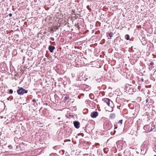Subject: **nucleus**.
<instances>
[{"label": "nucleus", "instance_id": "7c9ffc66", "mask_svg": "<svg viewBox=\"0 0 156 156\" xmlns=\"http://www.w3.org/2000/svg\"><path fill=\"white\" fill-rule=\"evenodd\" d=\"M11 147V145H10V146H8V147H9V148H10L9 147Z\"/></svg>", "mask_w": 156, "mask_h": 156}, {"label": "nucleus", "instance_id": "473e14b6", "mask_svg": "<svg viewBox=\"0 0 156 156\" xmlns=\"http://www.w3.org/2000/svg\"><path fill=\"white\" fill-rule=\"evenodd\" d=\"M115 132H116V131L115 130L114 131V133H115Z\"/></svg>", "mask_w": 156, "mask_h": 156}, {"label": "nucleus", "instance_id": "f257e3e1", "mask_svg": "<svg viewBox=\"0 0 156 156\" xmlns=\"http://www.w3.org/2000/svg\"><path fill=\"white\" fill-rule=\"evenodd\" d=\"M18 89L17 90V93L18 94L21 95L24 94H27L28 92V90L23 88L22 87H18Z\"/></svg>", "mask_w": 156, "mask_h": 156}, {"label": "nucleus", "instance_id": "e433bc0d", "mask_svg": "<svg viewBox=\"0 0 156 156\" xmlns=\"http://www.w3.org/2000/svg\"><path fill=\"white\" fill-rule=\"evenodd\" d=\"M76 138H77V136H76Z\"/></svg>", "mask_w": 156, "mask_h": 156}, {"label": "nucleus", "instance_id": "ddd939ff", "mask_svg": "<svg viewBox=\"0 0 156 156\" xmlns=\"http://www.w3.org/2000/svg\"><path fill=\"white\" fill-rule=\"evenodd\" d=\"M89 97H90V98L92 99L94 98V95L92 94H90Z\"/></svg>", "mask_w": 156, "mask_h": 156}, {"label": "nucleus", "instance_id": "39448f33", "mask_svg": "<svg viewBox=\"0 0 156 156\" xmlns=\"http://www.w3.org/2000/svg\"><path fill=\"white\" fill-rule=\"evenodd\" d=\"M98 115V112L97 111H94L91 113L90 116L92 118H96Z\"/></svg>", "mask_w": 156, "mask_h": 156}, {"label": "nucleus", "instance_id": "f704fd0d", "mask_svg": "<svg viewBox=\"0 0 156 156\" xmlns=\"http://www.w3.org/2000/svg\"><path fill=\"white\" fill-rule=\"evenodd\" d=\"M58 119H60V117H59Z\"/></svg>", "mask_w": 156, "mask_h": 156}, {"label": "nucleus", "instance_id": "393cba45", "mask_svg": "<svg viewBox=\"0 0 156 156\" xmlns=\"http://www.w3.org/2000/svg\"><path fill=\"white\" fill-rule=\"evenodd\" d=\"M141 82H144V79H143V78H141Z\"/></svg>", "mask_w": 156, "mask_h": 156}, {"label": "nucleus", "instance_id": "0eeeda50", "mask_svg": "<svg viewBox=\"0 0 156 156\" xmlns=\"http://www.w3.org/2000/svg\"><path fill=\"white\" fill-rule=\"evenodd\" d=\"M55 48V47L54 46L51 45H49L48 47V49L51 53H52L53 52V51Z\"/></svg>", "mask_w": 156, "mask_h": 156}, {"label": "nucleus", "instance_id": "cd10ccee", "mask_svg": "<svg viewBox=\"0 0 156 156\" xmlns=\"http://www.w3.org/2000/svg\"><path fill=\"white\" fill-rule=\"evenodd\" d=\"M102 41H103V43H104L105 42V39H103L102 40Z\"/></svg>", "mask_w": 156, "mask_h": 156}, {"label": "nucleus", "instance_id": "9b49d317", "mask_svg": "<svg viewBox=\"0 0 156 156\" xmlns=\"http://www.w3.org/2000/svg\"><path fill=\"white\" fill-rule=\"evenodd\" d=\"M125 38L126 40H129L130 38V36L129 34H126L125 36Z\"/></svg>", "mask_w": 156, "mask_h": 156}, {"label": "nucleus", "instance_id": "c756f323", "mask_svg": "<svg viewBox=\"0 0 156 156\" xmlns=\"http://www.w3.org/2000/svg\"><path fill=\"white\" fill-rule=\"evenodd\" d=\"M81 134L82 135V136H83V133H82Z\"/></svg>", "mask_w": 156, "mask_h": 156}, {"label": "nucleus", "instance_id": "4be33fe9", "mask_svg": "<svg viewBox=\"0 0 156 156\" xmlns=\"http://www.w3.org/2000/svg\"><path fill=\"white\" fill-rule=\"evenodd\" d=\"M9 17H11L12 16V14L11 13H10L9 14Z\"/></svg>", "mask_w": 156, "mask_h": 156}, {"label": "nucleus", "instance_id": "7ed1b4c3", "mask_svg": "<svg viewBox=\"0 0 156 156\" xmlns=\"http://www.w3.org/2000/svg\"><path fill=\"white\" fill-rule=\"evenodd\" d=\"M111 126L112 127V126H111V123L108 122H106L104 125V127L107 130H109L110 129Z\"/></svg>", "mask_w": 156, "mask_h": 156}, {"label": "nucleus", "instance_id": "4468645a", "mask_svg": "<svg viewBox=\"0 0 156 156\" xmlns=\"http://www.w3.org/2000/svg\"><path fill=\"white\" fill-rule=\"evenodd\" d=\"M113 34L112 32H110L109 33V36L110 37H111L113 36Z\"/></svg>", "mask_w": 156, "mask_h": 156}, {"label": "nucleus", "instance_id": "58836bf2", "mask_svg": "<svg viewBox=\"0 0 156 156\" xmlns=\"http://www.w3.org/2000/svg\"><path fill=\"white\" fill-rule=\"evenodd\" d=\"M154 156H156V155H154Z\"/></svg>", "mask_w": 156, "mask_h": 156}, {"label": "nucleus", "instance_id": "423d86ee", "mask_svg": "<svg viewBox=\"0 0 156 156\" xmlns=\"http://www.w3.org/2000/svg\"><path fill=\"white\" fill-rule=\"evenodd\" d=\"M141 154L144 155L147 150V148L144 147H142L141 148Z\"/></svg>", "mask_w": 156, "mask_h": 156}, {"label": "nucleus", "instance_id": "f3484780", "mask_svg": "<svg viewBox=\"0 0 156 156\" xmlns=\"http://www.w3.org/2000/svg\"><path fill=\"white\" fill-rule=\"evenodd\" d=\"M9 92L10 94H12L13 93V90H12V89H10L9 90Z\"/></svg>", "mask_w": 156, "mask_h": 156}, {"label": "nucleus", "instance_id": "6ab92c4d", "mask_svg": "<svg viewBox=\"0 0 156 156\" xmlns=\"http://www.w3.org/2000/svg\"><path fill=\"white\" fill-rule=\"evenodd\" d=\"M114 126H115L114 128V129H116L118 127L117 126V125L114 124Z\"/></svg>", "mask_w": 156, "mask_h": 156}, {"label": "nucleus", "instance_id": "5701e85b", "mask_svg": "<svg viewBox=\"0 0 156 156\" xmlns=\"http://www.w3.org/2000/svg\"><path fill=\"white\" fill-rule=\"evenodd\" d=\"M87 8L88 9H89V10L90 9L91 10V9H90L89 6V5H88L87 6Z\"/></svg>", "mask_w": 156, "mask_h": 156}, {"label": "nucleus", "instance_id": "9d476101", "mask_svg": "<svg viewBox=\"0 0 156 156\" xmlns=\"http://www.w3.org/2000/svg\"><path fill=\"white\" fill-rule=\"evenodd\" d=\"M103 151L105 154H107L108 151V148H105L103 149Z\"/></svg>", "mask_w": 156, "mask_h": 156}, {"label": "nucleus", "instance_id": "dca6fc26", "mask_svg": "<svg viewBox=\"0 0 156 156\" xmlns=\"http://www.w3.org/2000/svg\"><path fill=\"white\" fill-rule=\"evenodd\" d=\"M155 125H154V126H152V127H151L150 131H153V129H155Z\"/></svg>", "mask_w": 156, "mask_h": 156}, {"label": "nucleus", "instance_id": "c85d7f7f", "mask_svg": "<svg viewBox=\"0 0 156 156\" xmlns=\"http://www.w3.org/2000/svg\"><path fill=\"white\" fill-rule=\"evenodd\" d=\"M56 146H54V147H53V148L54 149H56Z\"/></svg>", "mask_w": 156, "mask_h": 156}, {"label": "nucleus", "instance_id": "c9c22d12", "mask_svg": "<svg viewBox=\"0 0 156 156\" xmlns=\"http://www.w3.org/2000/svg\"><path fill=\"white\" fill-rule=\"evenodd\" d=\"M146 101L147 102V99Z\"/></svg>", "mask_w": 156, "mask_h": 156}, {"label": "nucleus", "instance_id": "412c9836", "mask_svg": "<svg viewBox=\"0 0 156 156\" xmlns=\"http://www.w3.org/2000/svg\"><path fill=\"white\" fill-rule=\"evenodd\" d=\"M7 99L9 100V101H11L12 99H11L10 97H9L8 98H7Z\"/></svg>", "mask_w": 156, "mask_h": 156}, {"label": "nucleus", "instance_id": "f8f14e48", "mask_svg": "<svg viewBox=\"0 0 156 156\" xmlns=\"http://www.w3.org/2000/svg\"><path fill=\"white\" fill-rule=\"evenodd\" d=\"M32 101L33 102H34V106H36V105H37V103H36V100H35V99H33Z\"/></svg>", "mask_w": 156, "mask_h": 156}, {"label": "nucleus", "instance_id": "1a4fd4ad", "mask_svg": "<svg viewBox=\"0 0 156 156\" xmlns=\"http://www.w3.org/2000/svg\"><path fill=\"white\" fill-rule=\"evenodd\" d=\"M123 120L121 119L119 121L118 123H116V125L119 124L120 126H121Z\"/></svg>", "mask_w": 156, "mask_h": 156}, {"label": "nucleus", "instance_id": "b1692460", "mask_svg": "<svg viewBox=\"0 0 156 156\" xmlns=\"http://www.w3.org/2000/svg\"><path fill=\"white\" fill-rule=\"evenodd\" d=\"M150 65H154V62H151L150 63Z\"/></svg>", "mask_w": 156, "mask_h": 156}, {"label": "nucleus", "instance_id": "72a5a7b5", "mask_svg": "<svg viewBox=\"0 0 156 156\" xmlns=\"http://www.w3.org/2000/svg\"><path fill=\"white\" fill-rule=\"evenodd\" d=\"M146 126H147H147H144V127H145Z\"/></svg>", "mask_w": 156, "mask_h": 156}, {"label": "nucleus", "instance_id": "bb28decb", "mask_svg": "<svg viewBox=\"0 0 156 156\" xmlns=\"http://www.w3.org/2000/svg\"><path fill=\"white\" fill-rule=\"evenodd\" d=\"M43 104H44V105H48V103H44Z\"/></svg>", "mask_w": 156, "mask_h": 156}, {"label": "nucleus", "instance_id": "a211bd4d", "mask_svg": "<svg viewBox=\"0 0 156 156\" xmlns=\"http://www.w3.org/2000/svg\"><path fill=\"white\" fill-rule=\"evenodd\" d=\"M50 39L51 40V41H54V38L52 37H51L50 38Z\"/></svg>", "mask_w": 156, "mask_h": 156}, {"label": "nucleus", "instance_id": "2f4dec72", "mask_svg": "<svg viewBox=\"0 0 156 156\" xmlns=\"http://www.w3.org/2000/svg\"><path fill=\"white\" fill-rule=\"evenodd\" d=\"M80 135V134L79 133L78 134V136H79Z\"/></svg>", "mask_w": 156, "mask_h": 156}, {"label": "nucleus", "instance_id": "f03ea898", "mask_svg": "<svg viewBox=\"0 0 156 156\" xmlns=\"http://www.w3.org/2000/svg\"><path fill=\"white\" fill-rule=\"evenodd\" d=\"M102 101L105 103H106L107 105L111 107H112V104H113L112 101H111L109 99L107 98H105L102 99Z\"/></svg>", "mask_w": 156, "mask_h": 156}, {"label": "nucleus", "instance_id": "2eb2a0df", "mask_svg": "<svg viewBox=\"0 0 156 156\" xmlns=\"http://www.w3.org/2000/svg\"><path fill=\"white\" fill-rule=\"evenodd\" d=\"M69 96H67L65 97V98H64V100H66L67 99H68L69 98Z\"/></svg>", "mask_w": 156, "mask_h": 156}, {"label": "nucleus", "instance_id": "4c0bfd02", "mask_svg": "<svg viewBox=\"0 0 156 156\" xmlns=\"http://www.w3.org/2000/svg\"><path fill=\"white\" fill-rule=\"evenodd\" d=\"M14 93H16V92L15 91H14Z\"/></svg>", "mask_w": 156, "mask_h": 156}, {"label": "nucleus", "instance_id": "6e6552de", "mask_svg": "<svg viewBox=\"0 0 156 156\" xmlns=\"http://www.w3.org/2000/svg\"><path fill=\"white\" fill-rule=\"evenodd\" d=\"M115 117V114L114 113H111L109 116V118L112 119H114Z\"/></svg>", "mask_w": 156, "mask_h": 156}, {"label": "nucleus", "instance_id": "a878e982", "mask_svg": "<svg viewBox=\"0 0 156 156\" xmlns=\"http://www.w3.org/2000/svg\"><path fill=\"white\" fill-rule=\"evenodd\" d=\"M70 117H71L73 118L74 117V115H69Z\"/></svg>", "mask_w": 156, "mask_h": 156}, {"label": "nucleus", "instance_id": "20e7f679", "mask_svg": "<svg viewBox=\"0 0 156 156\" xmlns=\"http://www.w3.org/2000/svg\"><path fill=\"white\" fill-rule=\"evenodd\" d=\"M74 126L75 128L78 129L80 127V123L79 122L77 121H75L73 122Z\"/></svg>", "mask_w": 156, "mask_h": 156}, {"label": "nucleus", "instance_id": "aec40b11", "mask_svg": "<svg viewBox=\"0 0 156 156\" xmlns=\"http://www.w3.org/2000/svg\"><path fill=\"white\" fill-rule=\"evenodd\" d=\"M50 43L51 44H55V42H51V41H50Z\"/></svg>", "mask_w": 156, "mask_h": 156}]
</instances>
